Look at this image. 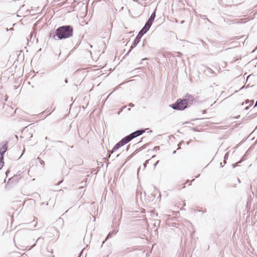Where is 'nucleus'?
Segmentation results:
<instances>
[{
    "instance_id": "obj_5",
    "label": "nucleus",
    "mask_w": 257,
    "mask_h": 257,
    "mask_svg": "<svg viewBox=\"0 0 257 257\" xmlns=\"http://www.w3.org/2000/svg\"><path fill=\"white\" fill-rule=\"evenodd\" d=\"M185 103L187 104V107L190 106L194 102H195V99L194 96L189 95L185 96L184 99H183Z\"/></svg>"
},
{
    "instance_id": "obj_17",
    "label": "nucleus",
    "mask_w": 257,
    "mask_h": 257,
    "mask_svg": "<svg viewBox=\"0 0 257 257\" xmlns=\"http://www.w3.org/2000/svg\"><path fill=\"white\" fill-rule=\"evenodd\" d=\"M128 106H131V107H134V104L132 103H130L129 104H128Z\"/></svg>"
},
{
    "instance_id": "obj_8",
    "label": "nucleus",
    "mask_w": 257,
    "mask_h": 257,
    "mask_svg": "<svg viewBox=\"0 0 257 257\" xmlns=\"http://www.w3.org/2000/svg\"><path fill=\"white\" fill-rule=\"evenodd\" d=\"M20 177H19V176H14L12 178H10L9 180L8 183H12L18 182Z\"/></svg>"
},
{
    "instance_id": "obj_27",
    "label": "nucleus",
    "mask_w": 257,
    "mask_h": 257,
    "mask_svg": "<svg viewBox=\"0 0 257 257\" xmlns=\"http://www.w3.org/2000/svg\"><path fill=\"white\" fill-rule=\"evenodd\" d=\"M45 139H46V140H48V137H46V138H45Z\"/></svg>"
},
{
    "instance_id": "obj_22",
    "label": "nucleus",
    "mask_w": 257,
    "mask_h": 257,
    "mask_svg": "<svg viewBox=\"0 0 257 257\" xmlns=\"http://www.w3.org/2000/svg\"><path fill=\"white\" fill-rule=\"evenodd\" d=\"M147 60V58H144V59H143L142 60V61H144V60Z\"/></svg>"
},
{
    "instance_id": "obj_11",
    "label": "nucleus",
    "mask_w": 257,
    "mask_h": 257,
    "mask_svg": "<svg viewBox=\"0 0 257 257\" xmlns=\"http://www.w3.org/2000/svg\"><path fill=\"white\" fill-rule=\"evenodd\" d=\"M152 24H153V22L148 20V21L145 24V26L146 27V28L150 29L151 26H152Z\"/></svg>"
},
{
    "instance_id": "obj_24",
    "label": "nucleus",
    "mask_w": 257,
    "mask_h": 257,
    "mask_svg": "<svg viewBox=\"0 0 257 257\" xmlns=\"http://www.w3.org/2000/svg\"><path fill=\"white\" fill-rule=\"evenodd\" d=\"M61 182H62V181L59 182L57 184V185H59V184L61 183Z\"/></svg>"
},
{
    "instance_id": "obj_25",
    "label": "nucleus",
    "mask_w": 257,
    "mask_h": 257,
    "mask_svg": "<svg viewBox=\"0 0 257 257\" xmlns=\"http://www.w3.org/2000/svg\"><path fill=\"white\" fill-rule=\"evenodd\" d=\"M65 82L66 83H67V79H65Z\"/></svg>"
},
{
    "instance_id": "obj_18",
    "label": "nucleus",
    "mask_w": 257,
    "mask_h": 257,
    "mask_svg": "<svg viewBox=\"0 0 257 257\" xmlns=\"http://www.w3.org/2000/svg\"><path fill=\"white\" fill-rule=\"evenodd\" d=\"M130 146V145H128V146H127V148H126V150H127V151L129 149Z\"/></svg>"
},
{
    "instance_id": "obj_19",
    "label": "nucleus",
    "mask_w": 257,
    "mask_h": 257,
    "mask_svg": "<svg viewBox=\"0 0 257 257\" xmlns=\"http://www.w3.org/2000/svg\"><path fill=\"white\" fill-rule=\"evenodd\" d=\"M82 251H83V250H82L81 251L78 257H80V255H81V253H82Z\"/></svg>"
},
{
    "instance_id": "obj_20",
    "label": "nucleus",
    "mask_w": 257,
    "mask_h": 257,
    "mask_svg": "<svg viewBox=\"0 0 257 257\" xmlns=\"http://www.w3.org/2000/svg\"><path fill=\"white\" fill-rule=\"evenodd\" d=\"M257 106V100H256V101L255 102V105L254 106V107Z\"/></svg>"
},
{
    "instance_id": "obj_15",
    "label": "nucleus",
    "mask_w": 257,
    "mask_h": 257,
    "mask_svg": "<svg viewBox=\"0 0 257 257\" xmlns=\"http://www.w3.org/2000/svg\"><path fill=\"white\" fill-rule=\"evenodd\" d=\"M151 160H147L145 163L144 164L143 166H144V168H143V170H144L145 169V168L146 167V165H147V164L149 163V161H150Z\"/></svg>"
},
{
    "instance_id": "obj_26",
    "label": "nucleus",
    "mask_w": 257,
    "mask_h": 257,
    "mask_svg": "<svg viewBox=\"0 0 257 257\" xmlns=\"http://www.w3.org/2000/svg\"><path fill=\"white\" fill-rule=\"evenodd\" d=\"M248 106L246 107H245V109H248Z\"/></svg>"
},
{
    "instance_id": "obj_1",
    "label": "nucleus",
    "mask_w": 257,
    "mask_h": 257,
    "mask_svg": "<svg viewBox=\"0 0 257 257\" xmlns=\"http://www.w3.org/2000/svg\"><path fill=\"white\" fill-rule=\"evenodd\" d=\"M73 32V29L71 26H63L56 29L55 36L58 39H64L72 37Z\"/></svg>"
},
{
    "instance_id": "obj_23",
    "label": "nucleus",
    "mask_w": 257,
    "mask_h": 257,
    "mask_svg": "<svg viewBox=\"0 0 257 257\" xmlns=\"http://www.w3.org/2000/svg\"><path fill=\"white\" fill-rule=\"evenodd\" d=\"M248 102H249V100H246V101H245V103H247Z\"/></svg>"
},
{
    "instance_id": "obj_13",
    "label": "nucleus",
    "mask_w": 257,
    "mask_h": 257,
    "mask_svg": "<svg viewBox=\"0 0 257 257\" xmlns=\"http://www.w3.org/2000/svg\"><path fill=\"white\" fill-rule=\"evenodd\" d=\"M174 213V211H170V212H169V214H164V218H165V219H168V218H169V216H170V213Z\"/></svg>"
},
{
    "instance_id": "obj_16",
    "label": "nucleus",
    "mask_w": 257,
    "mask_h": 257,
    "mask_svg": "<svg viewBox=\"0 0 257 257\" xmlns=\"http://www.w3.org/2000/svg\"><path fill=\"white\" fill-rule=\"evenodd\" d=\"M159 161H157V162H156V163L154 165V168H155V167H156V166L157 165V164L159 163Z\"/></svg>"
},
{
    "instance_id": "obj_10",
    "label": "nucleus",
    "mask_w": 257,
    "mask_h": 257,
    "mask_svg": "<svg viewBox=\"0 0 257 257\" xmlns=\"http://www.w3.org/2000/svg\"><path fill=\"white\" fill-rule=\"evenodd\" d=\"M156 13L155 12H154L151 15L150 18L148 19V21L153 22L155 18Z\"/></svg>"
},
{
    "instance_id": "obj_2",
    "label": "nucleus",
    "mask_w": 257,
    "mask_h": 257,
    "mask_svg": "<svg viewBox=\"0 0 257 257\" xmlns=\"http://www.w3.org/2000/svg\"><path fill=\"white\" fill-rule=\"evenodd\" d=\"M170 106L175 110H183L187 107V104L185 103L183 99H178L177 101Z\"/></svg>"
},
{
    "instance_id": "obj_14",
    "label": "nucleus",
    "mask_w": 257,
    "mask_h": 257,
    "mask_svg": "<svg viewBox=\"0 0 257 257\" xmlns=\"http://www.w3.org/2000/svg\"><path fill=\"white\" fill-rule=\"evenodd\" d=\"M4 164V159L0 158V170L3 168Z\"/></svg>"
},
{
    "instance_id": "obj_6",
    "label": "nucleus",
    "mask_w": 257,
    "mask_h": 257,
    "mask_svg": "<svg viewBox=\"0 0 257 257\" xmlns=\"http://www.w3.org/2000/svg\"><path fill=\"white\" fill-rule=\"evenodd\" d=\"M143 36V35L142 34H141L140 33H139V34H138V35L137 36V37H136L135 39L134 40V41L133 43V46L131 47V49L128 52H130L134 47H135L138 44V43L140 42L141 39Z\"/></svg>"
},
{
    "instance_id": "obj_7",
    "label": "nucleus",
    "mask_w": 257,
    "mask_h": 257,
    "mask_svg": "<svg viewBox=\"0 0 257 257\" xmlns=\"http://www.w3.org/2000/svg\"><path fill=\"white\" fill-rule=\"evenodd\" d=\"M7 150V146L6 144L4 145L0 149V158L3 159V155Z\"/></svg>"
},
{
    "instance_id": "obj_12",
    "label": "nucleus",
    "mask_w": 257,
    "mask_h": 257,
    "mask_svg": "<svg viewBox=\"0 0 257 257\" xmlns=\"http://www.w3.org/2000/svg\"><path fill=\"white\" fill-rule=\"evenodd\" d=\"M116 233V231H112V232H110L108 233V235H107V237L105 238V240H106L108 238L112 237V236L113 234H115Z\"/></svg>"
},
{
    "instance_id": "obj_21",
    "label": "nucleus",
    "mask_w": 257,
    "mask_h": 257,
    "mask_svg": "<svg viewBox=\"0 0 257 257\" xmlns=\"http://www.w3.org/2000/svg\"><path fill=\"white\" fill-rule=\"evenodd\" d=\"M140 169H141V168L140 167V168H139L138 170V174L139 173V171H140Z\"/></svg>"
},
{
    "instance_id": "obj_4",
    "label": "nucleus",
    "mask_w": 257,
    "mask_h": 257,
    "mask_svg": "<svg viewBox=\"0 0 257 257\" xmlns=\"http://www.w3.org/2000/svg\"><path fill=\"white\" fill-rule=\"evenodd\" d=\"M145 132V130H143V129L139 130L136 131L132 133V134L128 135L127 136L128 137L130 140L131 141L133 139L142 135Z\"/></svg>"
},
{
    "instance_id": "obj_3",
    "label": "nucleus",
    "mask_w": 257,
    "mask_h": 257,
    "mask_svg": "<svg viewBox=\"0 0 257 257\" xmlns=\"http://www.w3.org/2000/svg\"><path fill=\"white\" fill-rule=\"evenodd\" d=\"M130 141L131 140L127 136L125 137L122 139H121L119 142H118L115 145V146L113 147L111 151V153H112L113 152H115L119 148L122 147L123 146L126 144Z\"/></svg>"
},
{
    "instance_id": "obj_9",
    "label": "nucleus",
    "mask_w": 257,
    "mask_h": 257,
    "mask_svg": "<svg viewBox=\"0 0 257 257\" xmlns=\"http://www.w3.org/2000/svg\"><path fill=\"white\" fill-rule=\"evenodd\" d=\"M149 30V29H148V28H146V27H145L144 26V27L142 28V29L140 31L139 33H140L143 35H144L145 33H146L147 32V31Z\"/></svg>"
},
{
    "instance_id": "obj_28",
    "label": "nucleus",
    "mask_w": 257,
    "mask_h": 257,
    "mask_svg": "<svg viewBox=\"0 0 257 257\" xmlns=\"http://www.w3.org/2000/svg\"><path fill=\"white\" fill-rule=\"evenodd\" d=\"M58 143H61V141H57Z\"/></svg>"
}]
</instances>
